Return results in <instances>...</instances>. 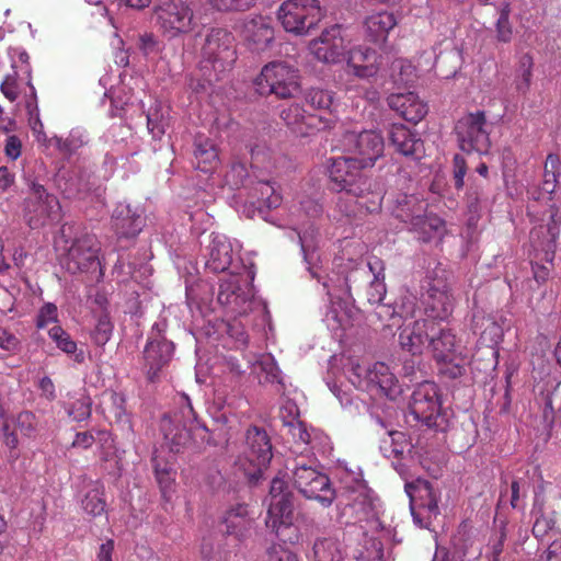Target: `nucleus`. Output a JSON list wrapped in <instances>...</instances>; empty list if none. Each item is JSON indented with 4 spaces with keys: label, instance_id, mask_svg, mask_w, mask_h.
I'll use <instances>...</instances> for the list:
<instances>
[{
    "label": "nucleus",
    "instance_id": "f257e3e1",
    "mask_svg": "<svg viewBox=\"0 0 561 561\" xmlns=\"http://www.w3.org/2000/svg\"><path fill=\"white\" fill-rule=\"evenodd\" d=\"M431 335L428 350L439 364L440 374L450 379L462 377L469 364L468 350L454 330L435 321V329Z\"/></svg>",
    "mask_w": 561,
    "mask_h": 561
},
{
    "label": "nucleus",
    "instance_id": "f03ea898",
    "mask_svg": "<svg viewBox=\"0 0 561 561\" xmlns=\"http://www.w3.org/2000/svg\"><path fill=\"white\" fill-rule=\"evenodd\" d=\"M202 51L199 71L205 75V80L220 81L237 60L234 36L227 30L213 28L206 36Z\"/></svg>",
    "mask_w": 561,
    "mask_h": 561
},
{
    "label": "nucleus",
    "instance_id": "7ed1b4c3",
    "mask_svg": "<svg viewBox=\"0 0 561 561\" xmlns=\"http://www.w3.org/2000/svg\"><path fill=\"white\" fill-rule=\"evenodd\" d=\"M164 438L170 450L180 453L186 448L193 437H199L202 442H208V428L198 421L188 397H182V405L172 416H165L162 421Z\"/></svg>",
    "mask_w": 561,
    "mask_h": 561
},
{
    "label": "nucleus",
    "instance_id": "20e7f679",
    "mask_svg": "<svg viewBox=\"0 0 561 561\" xmlns=\"http://www.w3.org/2000/svg\"><path fill=\"white\" fill-rule=\"evenodd\" d=\"M409 412L416 423L428 431L445 433L449 428V417L442 410L438 387L434 382L424 381L417 385L411 394Z\"/></svg>",
    "mask_w": 561,
    "mask_h": 561
},
{
    "label": "nucleus",
    "instance_id": "39448f33",
    "mask_svg": "<svg viewBox=\"0 0 561 561\" xmlns=\"http://www.w3.org/2000/svg\"><path fill=\"white\" fill-rule=\"evenodd\" d=\"M152 20L158 32L167 39L186 35L196 26L194 10L188 0H156Z\"/></svg>",
    "mask_w": 561,
    "mask_h": 561
},
{
    "label": "nucleus",
    "instance_id": "423d86ee",
    "mask_svg": "<svg viewBox=\"0 0 561 561\" xmlns=\"http://www.w3.org/2000/svg\"><path fill=\"white\" fill-rule=\"evenodd\" d=\"M273 458L272 444L267 433L251 426L245 433V447L234 461L249 482H257Z\"/></svg>",
    "mask_w": 561,
    "mask_h": 561
},
{
    "label": "nucleus",
    "instance_id": "0eeeda50",
    "mask_svg": "<svg viewBox=\"0 0 561 561\" xmlns=\"http://www.w3.org/2000/svg\"><path fill=\"white\" fill-rule=\"evenodd\" d=\"M299 70L284 61L265 65L254 80L260 95L274 94L278 99L294 98L300 90Z\"/></svg>",
    "mask_w": 561,
    "mask_h": 561
},
{
    "label": "nucleus",
    "instance_id": "6e6552de",
    "mask_svg": "<svg viewBox=\"0 0 561 561\" xmlns=\"http://www.w3.org/2000/svg\"><path fill=\"white\" fill-rule=\"evenodd\" d=\"M323 16L318 0H286L277 10V19L284 30L295 35L308 34Z\"/></svg>",
    "mask_w": 561,
    "mask_h": 561
},
{
    "label": "nucleus",
    "instance_id": "1a4fd4ad",
    "mask_svg": "<svg viewBox=\"0 0 561 561\" xmlns=\"http://www.w3.org/2000/svg\"><path fill=\"white\" fill-rule=\"evenodd\" d=\"M271 502L267 510L265 525L276 534L282 540V530L289 529L293 525L294 503L293 493L288 491L286 481L283 478L275 477L270 488Z\"/></svg>",
    "mask_w": 561,
    "mask_h": 561
},
{
    "label": "nucleus",
    "instance_id": "9d476101",
    "mask_svg": "<svg viewBox=\"0 0 561 561\" xmlns=\"http://www.w3.org/2000/svg\"><path fill=\"white\" fill-rule=\"evenodd\" d=\"M459 147L465 152L488 153L491 148L490 133L483 111L468 113L455 126Z\"/></svg>",
    "mask_w": 561,
    "mask_h": 561
},
{
    "label": "nucleus",
    "instance_id": "9b49d317",
    "mask_svg": "<svg viewBox=\"0 0 561 561\" xmlns=\"http://www.w3.org/2000/svg\"><path fill=\"white\" fill-rule=\"evenodd\" d=\"M363 169L356 158L332 159L328 169L331 190L346 195H360L363 190L369 188V179L362 174Z\"/></svg>",
    "mask_w": 561,
    "mask_h": 561
},
{
    "label": "nucleus",
    "instance_id": "f8f14e48",
    "mask_svg": "<svg viewBox=\"0 0 561 561\" xmlns=\"http://www.w3.org/2000/svg\"><path fill=\"white\" fill-rule=\"evenodd\" d=\"M61 206L59 199L47 192L44 185L32 182L30 192L24 199V214L32 229L39 228L45 222L60 218Z\"/></svg>",
    "mask_w": 561,
    "mask_h": 561
},
{
    "label": "nucleus",
    "instance_id": "ddd939ff",
    "mask_svg": "<svg viewBox=\"0 0 561 561\" xmlns=\"http://www.w3.org/2000/svg\"><path fill=\"white\" fill-rule=\"evenodd\" d=\"M293 483L306 499L318 501L324 507H329L335 500V491L329 477L310 466H296L293 470Z\"/></svg>",
    "mask_w": 561,
    "mask_h": 561
},
{
    "label": "nucleus",
    "instance_id": "4468645a",
    "mask_svg": "<svg viewBox=\"0 0 561 561\" xmlns=\"http://www.w3.org/2000/svg\"><path fill=\"white\" fill-rule=\"evenodd\" d=\"M100 243L94 234L82 233L76 237L64 257V265L71 274L101 270L99 260Z\"/></svg>",
    "mask_w": 561,
    "mask_h": 561
},
{
    "label": "nucleus",
    "instance_id": "2eb2a0df",
    "mask_svg": "<svg viewBox=\"0 0 561 561\" xmlns=\"http://www.w3.org/2000/svg\"><path fill=\"white\" fill-rule=\"evenodd\" d=\"M343 150L356 158L362 168L371 167L385 149L383 137L375 130L347 131L342 139Z\"/></svg>",
    "mask_w": 561,
    "mask_h": 561
},
{
    "label": "nucleus",
    "instance_id": "dca6fc26",
    "mask_svg": "<svg viewBox=\"0 0 561 561\" xmlns=\"http://www.w3.org/2000/svg\"><path fill=\"white\" fill-rule=\"evenodd\" d=\"M173 350V343L162 336L159 325L154 324L144 350L145 370L149 381L159 380L160 373L172 358Z\"/></svg>",
    "mask_w": 561,
    "mask_h": 561
},
{
    "label": "nucleus",
    "instance_id": "f3484780",
    "mask_svg": "<svg viewBox=\"0 0 561 561\" xmlns=\"http://www.w3.org/2000/svg\"><path fill=\"white\" fill-rule=\"evenodd\" d=\"M353 370L360 379L359 386L364 382L367 390L376 389L390 400L397 399L401 393L397 377L385 363L377 362L370 367L356 365Z\"/></svg>",
    "mask_w": 561,
    "mask_h": 561
},
{
    "label": "nucleus",
    "instance_id": "a211bd4d",
    "mask_svg": "<svg viewBox=\"0 0 561 561\" xmlns=\"http://www.w3.org/2000/svg\"><path fill=\"white\" fill-rule=\"evenodd\" d=\"M284 123L300 137H307L317 131L331 128L334 121L320 114L308 113L300 104L293 103L280 112Z\"/></svg>",
    "mask_w": 561,
    "mask_h": 561
},
{
    "label": "nucleus",
    "instance_id": "6ab92c4d",
    "mask_svg": "<svg viewBox=\"0 0 561 561\" xmlns=\"http://www.w3.org/2000/svg\"><path fill=\"white\" fill-rule=\"evenodd\" d=\"M435 329L433 319H419L404 322L398 329V343L400 348L412 355H422L428 350L431 333Z\"/></svg>",
    "mask_w": 561,
    "mask_h": 561
},
{
    "label": "nucleus",
    "instance_id": "aec40b11",
    "mask_svg": "<svg viewBox=\"0 0 561 561\" xmlns=\"http://www.w3.org/2000/svg\"><path fill=\"white\" fill-rule=\"evenodd\" d=\"M345 42L340 25L325 28L321 35L309 44L311 54L325 64H336L345 55Z\"/></svg>",
    "mask_w": 561,
    "mask_h": 561
},
{
    "label": "nucleus",
    "instance_id": "412c9836",
    "mask_svg": "<svg viewBox=\"0 0 561 561\" xmlns=\"http://www.w3.org/2000/svg\"><path fill=\"white\" fill-rule=\"evenodd\" d=\"M241 37L252 50L267 49L275 38L272 18L264 15L245 18L241 25Z\"/></svg>",
    "mask_w": 561,
    "mask_h": 561
},
{
    "label": "nucleus",
    "instance_id": "4be33fe9",
    "mask_svg": "<svg viewBox=\"0 0 561 561\" xmlns=\"http://www.w3.org/2000/svg\"><path fill=\"white\" fill-rule=\"evenodd\" d=\"M454 296L450 287L443 280H433L427 289V298L425 300L426 319L434 321H443L448 319L454 310Z\"/></svg>",
    "mask_w": 561,
    "mask_h": 561
},
{
    "label": "nucleus",
    "instance_id": "5701e85b",
    "mask_svg": "<svg viewBox=\"0 0 561 561\" xmlns=\"http://www.w3.org/2000/svg\"><path fill=\"white\" fill-rule=\"evenodd\" d=\"M546 225H540L530 231V239L546 252V255L553 254L557 248V240L560 234L561 215L559 208L551 204L543 214Z\"/></svg>",
    "mask_w": 561,
    "mask_h": 561
},
{
    "label": "nucleus",
    "instance_id": "b1692460",
    "mask_svg": "<svg viewBox=\"0 0 561 561\" xmlns=\"http://www.w3.org/2000/svg\"><path fill=\"white\" fill-rule=\"evenodd\" d=\"M388 139L394 150L404 157L420 160L424 156V141L417 133L403 124H392L388 130Z\"/></svg>",
    "mask_w": 561,
    "mask_h": 561
},
{
    "label": "nucleus",
    "instance_id": "393cba45",
    "mask_svg": "<svg viewBox=\"0 0 561 561\" xmlns=\"http://www.w3.org/2000/svg\"><path fill=\"white\" fill-rule=\"evenodd\" d=\"M388 105L403 119L417 124L427 114V104L414 92L393 93L388 96Z\"/></svg>",
    "mask_w": 561,
    "mask_h": 561
},
{
    "label": "nucleus",
    "instance_id": "a878e982",
    "mask_svg": "<svg viewBox=\"0 0 561 561\" xmlns=\"http://www.w3.org/2000/svg\"><path fill=\"white\" fill-rule=\"evenodd\" d=\"M379 58L375 49L360 45L348 51L347 67L357 78L369 79L379 71Z\"/></svg>",
    "mask_w": 561,
    "mask_h": 561
},
{
    "label": "nucleus",
    "instance_id": "bb28decb",
    "mask_svg": "<svg viewBox=\"0 0 561 561\" xmlns=\"http://www.w3.org/2000/svg\"><path fill=\"white\" fill-rule=\"evenodd\" d=\"M145 225L142 216L128 204H118L112 215V227L119 238H135Z\"/></svg>",
    "mask_w": 561,
    "mask_h": 561
},
{
    "label": "nucleus",
    "instance_id": "cd10ccee",
    "mask_svg": "<svg viewBox=\"0 0 561 561\" xmlns=\"http://www.w3.org/2000/svg\"><path fill=\"white\" fill-rule=\"evenodd\" d=\"M125 397L114 390H105L100 397L98 411L110 424H117L130 428L129 415L126 412Z\"/></svg>",
    "mask_w": 561,
    "mask_h": 561
},
{
    "label": "nucleus",
    "instance_id": "c85d7f7f",
    "mask_svg": "<svg viewBox=\"0 0 561 561\" xmlns=\"http://www.w3.org/2000/svg\"><path fill=\"white\" fill-rule=\"evenodd\" d=\"M397 25L393 13L388 11L374 12L366 16L364 31L366 38L377 45L385 44L391 30Z\"/></svg>",
    "mask_w": 561,
    "mask_h": 561
},
{
    "label": "nucleus",
    "instance_id": "c756f323",
    "mask_svg": "<svg viewBox=\"0 0 561 561\" xmlns=\"http://www.w3.org/2000/svg\"><path fill=\"white\" fill-rule=\"evenodd\" d=\"M208 259L206 267L214 273H222L229 268L232 263V245L227 237L213 234L208 247Z\"/></svg>",
    "mask_w": 561,
    "mask_h": 561
},
{
    "label": "nucleus",
    "instance_id": "7c9ffc66",
    "mask_svg": "<svg viewBox=\"0 0 561 561\" xmlns=\"http://www.w3.org/2000/svg\"><path fill=\"white\" fill-rule=\"evenodd\" d=\"M222 522L226 526L224 533L228 536H234L238 540H242L247 537L252 524L245 504H237L228 510L225 513Z\"/></svg>",
    "mask_w": 561,
    "mask_h": 561
},
{
    "label": "nucleus",
    "instance_id": "2f4dec72",
    "mask_svg": "<svg viewBox=\"0 0 561 561\" xmlns=\"http://www.w3.org/2000/svg\"><path fill=\"white\" fill-rule=\"evenodd\" d=\"M241 276L229 275L222 279L219 286L218 302L224 306H233L241 308L249 299V293L243 290L240 285Z\"/></svg>",
    "mask_w": 561,
    "mask_h": 561
},
{
    "label": "nucleus",
    "instance_id": "473e14b6",
    "mask_svg": "<svg viewBox=\"0 0 561 561\" xmlns=\"http://www.w3.org/2000/svg\"><path fill=\"white\" fill-rule=\"evenodd\" d=\"M427 204L415 195H402L397 198L392 215L410 226L426 211Z\"/></svg>",
    "mask_w": 561,
    "mask_h": 561
},
{
    "label": "nucleus",
    "instance_id": "72a5a7b5",
    "mask_svg": "<svg viewBox=\"0 0 561 561\" xmlns=\"http://www.w3.org/2000/svg\"><path fill=\"white\" fill-rule=\"evenodd\" d=\"M194 159L195 165L204 173L216 170L219 164L218 150L214 142L205 137H196L195 139Z\"/></svg>",
    "mask_w": 561,
    "mask_h": 561
},
{
    "label": "nucleus",
    "instance_id": "f704fd0d",
    "mask_svg": "<svg viewBox=\"0 0 561 561\" xmlns=\"http://www.w3.org/2000/svg\"><path fill=\"white\" fill-rule=\"evenodd\" d=\"M410 230L417 234L422 242H430L434 238H442L446 231L445 221L434 215L425 213L410 226Z\"/></svg>",
    "mask_w": 561,
    "mask_h": 561
},
{
    "label": "nucleus",
    "instance_id": "c9c22d12",
    "mask_svg": "<svg viewBox=\"0 0 561 561\" xmlns=\"http://www.w3.org/2000/svg\"><path fill=\"white\" fill-rule=\"evenodd\" d=\"M346 506L358 522L368 519L374 512L373 499L363 485L347 492Z\"/></svg>",
    "mask_w": 561,
    "mask_h": 561
},
{
    "label": "nucleus",
    "instance_id": "e433bc0d",
    "mask_svg": "<svg viewBox=\"0 0 561 561\" xmlns=\"http://www.w3.org/2000/svg\"><path fill=\"white\" fill-rule=\"evenodd\" d=\"M49 337L55 342L56 346L69 356H72L73 360L78 364L84 362V351L78 348V344L68 332H66L60 325H55L48 331Z\"/></svg>",
    "mask_w": 561,
    "mask_h": 561
},
{
    "label": "nucleus",
    "instance_id": "4c0bfd02",
    "mask_svg": "<svg viewBox=\"0 0 561 561\" xmlns=\"http://www.w3.org/2000/svg\"><path fill=\"white\" fill-rule=\"evenodd\" d=\"M531 514L534 517L531 534L538 541H542L557 526L556 513H547L543 505H539L534 507Z\"/></svg>",
    "mask_w": 561,
    "mask_h": 561
},
{
    "label": "nucleus",
    "instance_id": "58836bf2",
    "mask_svg": "<svg viewBox=\"0 0 561 561\" xmlns=\"http://www.w3.org/2000/svg\"><path fill=\"white\" fill-rule=\"evenodd\" d=\"M67 414L76 422H82L91 416L92 399L87 391L76 392L66 404Z\"/></svg>",
    "mask_w": 561,
    "mask_h": 561
},
{
    "label": "nucleus",
    "instance_id": "ea45409f",
    "mask_svg": "<svg viewBox=\"0 0 561 561\" xmlns=\"http://www.w3.org/2000/svg\"><path fill=\"white\" fill-rule=\"evenodd\" d=\"M357 198L358 206L365 208L369 214L379 213L382 205L383 192L380 185L369 179V188L363 190L360 195H352Z\"/></svg>",
    "mask_w": 561,
    "mask_h": 561
},
{
    "label": "nucleus",
    "instance_id": "a19ab883",
    "mask_svg": "<svg viewBox=\"0 0 561 561\" xmlns=\"http://www.w3.org/2000/svg\"><path fill=\"white\" fill-rule=\"evenodd\" d=\"M280 156L266 146H255L251 149V167L268 173L277 169Z\"/></svg>",
    "mask_w": 561,
    "mask_h": 561
},
{
    "label": "nucleus",
    "instance_id": "79ce46f5",
    "mask_svg": "<svg viewBox=\"0 0 561 561\" xmlns=\"http://www.w3.org/2000/svg\"><path fill=\"white\" fill-rule=\"evenodd\" d=\"M253 196L256 197L259 207L267 209L277 208L282 203V195L276 192L274 185L268 181H260L253 187Z\"/></svg>",
    "mask_w": 561,
    "mask_h": 561
},
{
    "label": "nucleus",
    "instance_id": "37998d69",
    "mask_svg": "<svg viewBox=\"0 0 561 561\" xmlns=\"http://www.w3.org/2000/svg\"><path fill=\"white\" fill-rule=\"evenodd\" d=\"M25 73L27 75V81L26 84L30 87L31 94L30 98L26 100L25 108L28 116V124L33 130L34 134H37V136L45 137L44 133V125L39 117V108L37 104V96L34 85L31 82L30 78V70L26 69Z\"/></svg>",
    "mask_w": 561,
    "mask_h": 561
},
{
    "label": "nucleus",
    "instance_id": "c03bdc74",
    "mask_svg": "<svg viewBox=\"0 0 561 561\" xmlns=\"http://www.w3.org/2000/svg\"><path fill=\"white\" fill-rule=\"evenodd\" d=\"M316 561H344L339 542L333 538L318 539L313 545Z\"/></svg>",
    "mask_w": 561,
    "mask_h": 561
},
{
    "label": "nucleus",
    "instance_id": "a18cd8bd",
    "mask_svg": "<svg viewBox=\"0 0 561 561\" xmlns=\"http://www.w3.org/2000/svg\"><path fill=\"white\" fill-rule=\"evenodd\" d=\"M82 507L88 514L92 516L102 515L106 507L103 486L94 485L91 490H89L82 500Z\"/></svg>",
    "mask_w": 561,
    "mask_h": 561
},
{
    "label": "nucleus",
    "instance_id": "49530a36",
    "mask_svg": "<svg viewBox=\"0 0 561 561\" xmlns=\"http://www.w3.org/2000/svg\"><path fill=\"white\" fill-rule=\"evenodd\" d=\"M154 476L161 489V492L165 496L175 482L176 472L168 462H161L157 457L152 459Z\"/></svg>",
    "mask_w": 561,
    "mask_h": 561
},
{
    "label": "nucleus",
    "instance_id": "de8ad7c7",
    "mask_svg": "<svg viewBox=\"0 0 561 561\" xmlns=\"http://www.w3.org/2000/svg\"><path fill=\"white\" fill-rule=\"evenodd\" d=\"M23 81L24 80L20 77L16 67L12 66L11 71L4 76L0 84V90L4 98L10 102L16 101L22 92Z\"/></svg>",
    "mask_w": 561,
    "mask_h": 561
},
{
    "label": "nucleus",
    "instance_id": "09e8293b",
    "mask_svg": "<svg viewBox=\"0 0 561 561\" xmlns=\"http://www.w3.org/2000/svg\"><path fill=\"white\" fill-rule=\"evenodd\" d=\"M53 140L57 149L64 154H72L87 144L79 130H71L66 138L54 137Z\"/></svg>",
    "mask_w": 561,
    "mask_h": 561
},
{
    "label": "nucleus",
    "instance_id": "8fccbe9b",
    "mask_svg": "<svg viewBox=\"0 0 561 561\" xmlns=\"http://www.w3.org/2000/svg\"><path fill=\"white\" fill-rule=\"evenodd\" d=\"M559 173L543 172V181L540 187L528 190V195L535 201H551V194L554 192Z\"/></svg>",
    "mask_w": 561,
    "mask_h": 561
},
{
    "label": "nucleus",
    "instance_id": "3c124183",
    "mask_svg": "<svg viewBox=\"0 0 561 561\" xmlns=\"http://www.w3.org/2000/svg\"><path fill=\"white\" fill-rule=\"evenodd\" d=\"M533 58L529 55H524L519 59V66L515 78L516 90L526 93L530 87L533 77Z\"/></svg>",
    "mask_w": 561,
    "mask_h": 561
},
{
    "label": "nucleus",
    "instance_id": "603ef678",
    "mask_svg": "<svg viewBox=\"0 0 561 561\" xmlns=\"http://www.w3.org/2000/svg\"><path fill=\"white\" fill-rule=\"evenodd\" d=\"M308 105L317 110H329L333 103V94L323 89L311 88L305 94Z\"/></svg>",
    "mask_w": 561,
    "mask_h": 561
},
{
    "label": "nucleus",
    "instance_id": "864d4df0",
    "mask_svg": "<svg viewBox=\"0 0 561 561\" xmlns=\"http://www.w3.org/2000/svg\"><path fill=\"white\" fill-rule=\"evenodd\" d=\"M369 272L374 275V279L370 280V288L375 289L377 291V296L370 295L368 298L369 301H381L382 296L386 293L383 280V267L381 266V262L379 260H376L374 263H368Z\"/></svg>",
    "mask_w": 561,
    "mask_h": 561
},
{
    "label": "nucleus",
    "instance_id": "5fc2aeb1",
    "mask_svg": "<svg viewBox=\"0 0 561 561\" xmlns=\"http://www.w3.org/2000/svg\"><path fill=\"white\" fill-rule=\"evenodd\" d=\"M112 331L113 324L108 314L102 313L99 317L98 323L92 332L93 342L99 346L105 345L111 339Z\"/></svg>",
    "mask_w": 561,
    "mask_h": 561
},
{
    "label": "nucleus",
    "instance_id": "6e6d98bb",
    "mask_svg": "<svg viewBox=\"0 0 561 561\" xmlns=\"http://www.w3.org/2000/svg\"><path fill=\"white\" fill-rule=\"evenodd\" d=\"M261 373L264 376H260L261 383H280V369L272 357L263 358L257 363Z\"/></svg>",
    "mask_w": 561,
    "mask_h": 561
},
{
    "label": "nucleus",
    "instance_id": "4d7b16f0",
    "mask_svg": "<svg viewBox=\"0 0 561 561\" xmlns=\"http://www.w3.org/2000/svg\"><path fill=\"white\" fill-rule=\"evenodd\" d=\"M488 196L481 183L472 182L466 193V203L470 211H478Z\"/></svg>",
    "mask_w": 561,
    "mask_h": 561
},
{
    "label": "nucleus",
    "instance_id": "13d9d810",
    "mask_svg": "<svg viewBox=\"0 0 561 561\" xmlns=\"http://www.w3.org/2000/svg\"><path fill=\"white\" fill-rule=\"evenodd\" d=\"M506 526L507 522L505 519L500 520L499 530L490 538L489 547L491 550L492 561H500V557L504 549V542L507 537Z\"/></svg>",
    "mask_w": 561,
    "mask_h": 561
},
{
    "label": "nucleus",
    "instance_id": "bf43d9fd",
    "mask_svg": "<svg viewBox=\"0 0 561 561\" xmlns=\"http://www.w3.org/2000/svg\"><path fill=\"white\" fill-rule=\"evenodd\" d=\"M249 176L245 163L236 161L231 164L230 169L225 175L226 183L232 187H239L244 184Z\"/></svg>",
    "mask_w": 561,
    "mask_h": 561
},
{
    "label": "nucleus",
    "instance_id": "052dcab7",
    "mask_svg": "<svg viewBox=\"0 0 561 561\" xmlns=\"http://www.w3.org/2000/svg\"><path fill=\"white\" fill-rule=\"evenodd\" d=\"M214 9L221 12L249 10L255 0H206Z\"/></svg>",
    "mask_w": 561,
    "mask_h": 561
},
{
    "label": "nucleus",
    "instance_id": "680f3d73",
    "mask_svg": "<svg viewBox=\"0 0 561 561\" xmlns=\"http://www.w3.org/2000/svg\"><path fill=\"white\" fill-rule=\"evenodd\" d=\"M513 37V28L510 23V8L505 5L500 12V16L496 22V38L500 42L508 43Z\"/></svg>",
    "mask_w": 561,
    "mask_h": 561
},
{
    "label": "nucleus",
    "instance_id": "e2e57ef3",
    "mask_svg": "<svg viewBox=\"0 0 561 561\" xmlns=\"http://www.w3.org/2000/svg\"><path fill=\"white\" fill-rule=\"evenodd\" d=\"M502 328L495 321L488 319L481 332V342L488 346L495 345L502 340Z\"/></svg>",
    "mask_w": 561,
    "mask_h": 561
},
{
    "label": "nucleus",
    "instance_id": "0e129e2a",
    "mask_svg": "<svg viewBox=\"0 0 561 561\" xmlns=\"http://www.w3.org/2000/svg\"><path fill=\"white\" fill-rule=\"evenodd\" d=\"M422 491L424 492V495H421V497L424 499V501L420 504L421 508L426 510L428 517L436 516L439 513L436 493L428 482L424 483Z\"/></svg>",
    "mask_w": 561,
    "mask_h": 561
},
{
    "label": "nucleus",
    "instance_id": "69168bd1",
    "mask_svg": "<svg viewBox=\"0 0 561 561\" xmlns=\"http://www.w3.org/2000/svg\"><path fill=\"white\" fill-rule=\"evenodd\" d=\"M467 162L460 154H455L453 159V178L454 185L457 191H460L465 186V176L467 174Z\"/></svg>",
    "mask_w": 561,
    "mask_h": 561
},
{
    "label": "nucleus",
    "instance_id": "338daca9",
    "mask_svg": "<svg viewBox=\"0 0 561 561\" xmlns=\"http://www.w3.org/2000/svg\"><path fill=\"white\" fill-rule=\"evenodd\" d=\"M58 317V310L56 305L51 302L45 304L38 311L36 325L39 329L45 328L51 322H56Z\"/></svg>",
    "mask_w": 561,
    "mask_h": 561
},
{
    "label": "nucleus",
    "instance_id": "774afa93",
    "mask_svg": "<svg viewBox=\"0 0 561 561\" xmlns=\"http://www.w3.org/2000/svg\"><path fill=\"white\" fill-rule=\"evenodd\" d=\"M351 195L346 196H339L337 201L335 203V207L339 210V213L347 218H351L355 216L356 206L358 205V201L350 198Z\"/></svg>",
    "mask_w": 561,
    "mask_h": 561
}]
</instances>
